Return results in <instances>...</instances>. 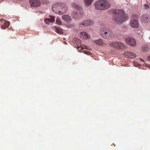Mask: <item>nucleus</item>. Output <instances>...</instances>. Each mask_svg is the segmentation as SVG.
<instances>
[{
  "label": "nucleus",
  "mask_w": 150,
  "mask_h": 150,
  "mask_svg": "<svg viewBox=\"0 0 150 150\" xmlns=\"http://www.w3.org/2000/svg\"><path fill=\"white\" fill-rule=\"evenodd\" d=\"M48 2V1L47 0H45V2H44V3H47Z\"/></svg>",
  "instance_id": "obj_29"
},
{
  "label": "nucleus",
  "mask_w": 150,
  "mask_h": 150,
  "mask_svg": "<svg viewBox=\"0 0 150 150\" xmlns=\"http://www.w3.org/2000/svg\"><path fill=\"white\" fill-rule=\"evenodd\" d=\"M147 58L150 61V55L148 56Z\"/></svg>",
  "instance_id": "obj_28"
},
{
  "label": "nucleus",
  "mask_w": 150,
  "mask_h": 150,
  "mask_svg": "<svg viewBox=\"0 0 150 150\" xmlns=\"http://www.w3.org/2000/svg\"><path fill=\"white\" fill-rule=\"evenodd\" d=\"M81 35L85 37L86 39H88L90 38V36L86 32H82L81 33Z\"/></svg>",
  "instance_id": "obj_18"
},
{
  "label": "nucleus",
  "mask_w": 150,
  "mask_h": 150,
  "mask_svg": "<svg viewBox=\"0 0 150 150\" xmlns=\"http://www.w3.org/2000/svg\"><path fill=\"white\" fill-rule=\"evenodd\" d=\"M99 33L103 38L107 39H111L114 36L112 31L111 30L105 27L101 28L100 29Z\"/></svg>",
  "instance_id": "obj_2"
},
{
  "label": "nucleus",
  "mask_w": 150,
  "mask_h": 150,
  "mask_svg": "<svg viewBox=\"0 0 150 150\" xmlns=\"http://www.w3.org/2000/svg\"><path fill=\"white\" fill-rule=\"evenodd\" d=\"M125 42L127 44L131 46H134L136 43V41L132 38L128 37L125 39Z\"/></svg>",
  "instance_id": "obj_7"
},
{
  "label": "nucleus",
  "mask_w": 150,
  "mask_h": 150,
  "mask_svg": "<svg viewBox=\"0 0 150 150\" xmlns=\"http://www.w3.org/2000/svg\"><path fill=\"white\" fill-rule=\"evenodd\" d=\"M81 35L85 37L86 39H88L90 38V36L86 32H82L81 33Z\"/></svg>",
  "instance_id": "obj_17"
},
{
  "label": "nucleus",
  "mask_w": 150,
  "mask_h": 150,
  "mask_svg": "<svg viewBox=\"0 0 150 150\" xmlns=\"http://www.w3.org/2000/svg\"><path fill=\"white\" fill-rule=\"evenodd\" d=\"M0 22H3V24H4V25H2L1 26V29H5L6 28L8 27L9 25V22H5V21L4 19H1L0 20Z\"/></svg>",
  "instance_id": "obj_11"
},
{
  "label": "nucleus",
  "mask_w": 150,
  "mask_h": 150,
  "mask_svg": "<svg viewBox=\"0 0 150 150\" xmlns=\"http://www.w3.org/2000/svg\"><path fill=\"white\" fill-rule=\"evenodd\" d=\"M62 18L63 20L67 22H69L71 21V19L69 16L68 15H63L62 16Z\"/></svg>",
  "instance_id": "obj_13"
},
{
  "label": "nucleus",
  "mask_w": 150,
  "mask_h": 150,
  "mask_svg": "<svg viewBox=\"0 0 150 150\" xmlns=\"http://www.w3.org/2000/svg\"><path fill=\"white\" fill-rule=\"evenodd\" d=\"M94 42L96 44L99 45H102L104 44L103 41V40L101 39L96 40L94 41Z\"/></svg>",
  "instance_id": "obj_14"
},
{
  "label": "nucleus",
  "mask_w": 150,
  "mask_h": 150,
  "mask_svg": "<svg viewBox=\"0 0 150 150\" xmlns=\"http://www.w3.org/2000/svg\"><path fill=\"white\" fill-rule=\"evenodd\" d=\"M50 23H52L54 21L55 19V17L52 16H50Z\"/></svg>",
  "instance_id": "obj_21"
},
{
  "label": "nucleus",
  "mask_w": 150,
  "mask_h": 150,
  "mask_svg": "<svg viewBox=\"0 0 150 150\" xmlns=\"http://www.w3.org/2000/svg\"><path fill=\"white\" fill-rule=\"evenodd\" d=\"M61 5V3H56L53 5L52 7L53 11L58 14H62L63 13V12H62L60 10V9H61L62 7Z\"/></svg>",
  "instance_id": "obj_4"
},
{
  "label": "nucleus",
  "mask_w": 150,
  "mask_h": 150,
  "mask_svg": "<svg viewBox=\"0 0 150 150\" xmlns=\"http://www.w3.org/2000/svg\"><path fill=\"white\" fill-rule=\"evenodd\" d=\"M80 47H81V49H83V47L81 46H80V47H79V46H78L76 48H77L78 49H79Z\"/></svg>",
  "instance_id": "obj_26"
},
{
  "label": "nucleus",
  "mask_w": 150,
  "mask_h": 150,
  "mask_svg": "<svg viewBox=\"0 0 150 150\" xmlns=\"http://www.w3.org/2000/svg\"><path fill=\"white\" fill-rule=\"evenodd\" d=\"M110 3L106 0H99L95 3V8L98 10H105L110 8Z\"/></svg>",
  "instance_id": "obj_3"
},
{
  "label": "nucleus",
  "mask_w": 150,
  "mask_h": 150,
  "mask_svg": "<svg viewBox=\"0 0 150 150\" xmlns=\"http://www.w3.org/2000/svg\"><path fill=\"white\" fill-rule=\"evenodd\" d=\"M67 43V42H64V43H65V44H66V43Z\"/></svg>",
  "instance_id": "obj_31"
},
{
  "label": "nucleus",
  "mask_w": 150,
  "mask_h": 150,
  "mask_svg": "<svg viewBox=\"0 0 150 150\" xmlns=\"http://www.w3.org/2000/svg\"><path fill=\"white\" fill-rule=\"evenodd\" d=\"M75 40L78 43H80L81 42V40L78 38H76L75 39Z\"/></svg>",
  "instance_id": "obj_25"
},
{
  "label": "nucleus",
  "mask_w": 150,
  "mask_h": 150,
  "mask_svg": "<svg viewBox=\"0 0 150 150\" xmlns=\"http://www.w3.org/2000/svg\"><path fill=\"white\" fill-rule=\"evenodd\" d=\"M148 18V16L146 14H144L141 17V19L142 21L143 22L147 21Z\"/></svg>",
  "instance_id": "obj_15"
},
{
  "label": "nucleus",
  "mask_w": 150,
  "mask_h": 150,
  "mask_svg": "<svg viewBox=\"0 0 150 150\" xmlns=\"http://www.w3.org/2000/svg\"><path fill=\"white\" fill-rule=\"evenodd\" d=\"M110 46L121 49H123L125 47L124 44L120 42H113L110 44Z\"/></svg>",
  "instance_id": "obj_5"
},
{
  "label": "nucleus",
  "mask_w": 150,
  "mask_h": 150,
  "mask_svg": "<svg viewBox=\"0 0 150 150\" xmlns=\"http://www.w3.org/2000/svg\"><path fill=\"white\" fill-rule=\"evenodd\" d=\"M124 55L125 56H127L130 59H133V58L136 57V54L129 51H126L124 53Z\"/></svg>",
  "instance_id": "obj_10"
},
{
  "label": "nucleus",
  "mask_w": 150,
  "mask_h": 150,
  "mask_svg": "<svg viewBox=\"0 0 150 150\" xmlns=\"http://www.w3.org/2000/svg\"><path fill=\"white\" fill-rule=\"evenodd\" d=\"M140 60H141V61H142V62H144V60L143 59H141V58H140Z\"/></svg>",
  "instance_id": "obj_27"
},
{
  "label": "nucleus",
  "mask_w": 150,
  "mask_h": 150,
  "mask_svg": "<svg viewBox=\"0 0 150 150\" xmlns=\"http://www.w3.org/2000/svg\"><path fill=\"white\" fill-rule=\"evenodd\" d=\"M93 24L94 22L93 21L91 20H88L83 21L81 23L79 24V25L80 27H83L85 26L91 25H93Z\"/></svg>",
  "instance_id": "obj_6"
},
{
  "label": "nucleus",
  "mask_w": 150,
  "mask_h": 150,
  "mask_svg": "<svg viewBox=\"0 0 150 150\" xmlns=\"http://www.w3.org/2000/svg\"><path fill=\"white\" fill-rule=\"evenodd\" d=\"M44 22L47 24H49V23H50V19L45 18L44 19Z\"/></svg>",
  "instance_id": "obj_22"
},
{
  "label": "nucleus",
  "mask_w": 150,
  "mask_h": 150,
  "mask_svg": "<svg viewBox=\"0 0 150 150\" xmlns=\"http://www.w3.org/2000/svg\"><path fill=\"white\" fill-rule=\"evenodd\" d=\"M144 8L146 10L149 9V6L147 4H145L144 5Z\"/></svg>",
  "instance_id": "obj_24"
},
{
  "label": "nucleus",
  "mask_w": 150,
  "mask_h": 150,
  "mask_svg": "<svg viewBox=\"0 0 150 150\" xmlns=\"http://www.w3.org/2000/svg\"><path fill=\"white\" fill-rule=\"evenodd\" d=\"M87 52V51H84V52L85 54H87V53L86 52Z\"/></svg>",
  "instance_id": "obj_30"
},
{
  "label": "nucleus",
  "mask_w": 150,
  "mask_h": 150,
  "mask_svg": "<svg viewBox=\"0 0 150 150\" xmlns=\"http://www.w3.org/2000/svg\"><path fill=\"white\" fill-rule=\"evenodd\" d=\"M56 31L58 33L62 34L63 31L62 28L59 26H55Z\"/></svg>",
  "instance_id": "obj_16"
},
{
  "label": "nucleus",
  "mask_w": 150,
  "mask_h": 150,
  "mask_svg": "<svg viewBox=\"0 0 150 150\" xmlns=\"http://www.w3.org/2000/svg\"><path fill=\"white\" fill-rule=\"evenodd\" d=\"M108 12L113 14L112 20L116 23L122 24L129 19L127 15L125 14L124 10L120 9H111Z\"/></svg>",
  "instance_id": "obj_1"
},
{
  "label": "nucleus",
  "mask_w": 150,
  "mask_h": 150,
  "mask_svg": "<svg viewBox=\"0 0 150 150\" xmlns=\"http://www.w3.org/2000/svg\"><path fill=\"white\" fill-rule=\"evenodd\" d=\"M72 6L74 8L76 9H81V7H80L79 5H78L77 4L75 3L72 4Z\"/></svg>",
  "instance_id": "obj_20"
},
{
  "label": "nucleus",
  "mask_w": 150,
  "mask_h": 150,
  "mask_svg": "<svg viewBox=\"0 0 150 150\" xmlns=\"http://www.w3.org/2000/svg\"><path fill=\"white\" fill-rule=\"evenodd\" d=\"M87 49H88V50H89L88 49V48H86Z\"/></svg>",
  "instance_id": "obj_32"
},
{
  "label": "nucleus",
  "mask_w": 150,
  "mask_h": 150,
  "mask_svg": "<svg viewBox=\"0 0 150 150\" xmlns=\"http://www.w3.org/2000/svg\"><path fill=\"white\" fill-rule=\"evenodd\" d=\"M29 2L32 7H38L40 5V2L39 0H29Z\"/></svg>",
  "instance_id": "obj_9"
},
{
  "label": "nucleus",
  "mask_w": 150,
  "mask_h": 150,
  "mask_svg": "<svg viewBox=\"0 0 150 150\" xmlns=\"http://www.w3.org/2000/svg\"><path fill=\"white\" fill-rule=\"evenodd\" d=\"M56 23L57 24H58L59 25H60L62 23L60 20L58 19H57L56 20Z\"/></svg>",
  "instance_id": "obj_23"
},
{
  "label": "nucleus",
  "mask_w": 150,
  "mask_h": 150,
  "mask_svg": "<svg viewBox=\"0 0 150 150\" xmlns=\"http://www.w3.org/2000/svg\"><path fill=\"white\" fill-rule=\"evenodd\" d=\"M130 26L132 28H137L139 26L137 18H132L131 20Z\"/></svg>",
  "instance_id": "obj_8"
},
{
  "label": "nucleus",
  "mask_w": 150,
  "mask_h": 150,
  "mask_svg": "<svg viewBox=\"0 0 150 150\" xmlns=\"http://www.w3.org/2000/svg\"><path fill=\"white\" fill-rule=\"evenodd\" d=\"M72 17L74 19H76L79 18L81 16V14L78 13L76 11H74L71 14Z\"/></svg>",
  "instance_id": "obj_12"
},
{
  "label": "nucleus",
  "mask_w": 150,
  "mask_h": 150,
  "mask_svg": "<svg viewBox=\"0 0 150 150\" xmlns=\"http://www.w3.org/2000/svg\"><path fill=\"white\" fill-rule=\"evenodd\" d=\"M94 0H84L85 4L87 6L90 5Z\"/></svg>",
  "instance_id": "obj_19"
}]
</instances>
